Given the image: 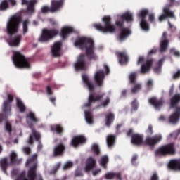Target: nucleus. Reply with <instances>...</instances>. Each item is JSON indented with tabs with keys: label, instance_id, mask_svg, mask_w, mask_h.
<instances>
[{
	"label": "nucleus",
	"instance_id": "f257e3e1",
	"mask_svg": "<svg viewBox=\"0 0 180 180\" xmlns=\"http://www.w3.org/2000/svg\"><path fill=\"white\" fill-rule=\"evenodd\" d=\"M82 79L84 86L87 88L89 92L88 103L83 106L84 117L88 124H92L94 123V117H92L91 111H89V108L92 105V103L96 102V101H99V99H101V96L95 95V93H94L95 86H94V84H92V82L91 81V79L89 78V76H88V75H82Z\"/></svg>",
	"mask_w": 180,
	"mask_h": 180
},
{
	"label": "nucleus",
	"instance_id": "f03ea898",
	"mask_svg": "<svg viewBox=\"0 0 180 180\" xmlns=\"http://www.w3.org/2000/svg\"><path fill=\"white\" fill-rule=\"evenodd\" d=\"M36 158H37V155L35 154L32 158H29L27 160L25 165L30 167L27 174L26 172L18 174V169H14L11 172V178L14 180H43L41 175H36V167L37 165Z\"/></svg>",
	"mask_w": 180,
	"mask_h": 180
},
{
	"label": "nucleus",
	"instance_id": "7ed1b4c3",
	"mask_svg": "<svg viewBox=\"0 0 180 180\" xmlns=\"http://www.w3.org/2000/svg\"><path fill=\"white\" fill-rule=\"evenodd\" d=\"M134 20L133 13L130 11H127L122 14L120 18L115 21V25L118 29H120V32L117 37V39L120 43H123L131 34V31L129 28L124 27V22L131 23Z\"/></svg>",
	"mask_w": 180,
	"mask_h": 180
},
{
	"label": "nucleus",
	"instance_id": "20e7f679",
	"mask_svg": "<svg viewBox=\"0 0 180 180\" xmlns=\"http://www.w3.org/2000/svg\"><path fill=\"white\" fill-rule=\"evenodd\" d=\"M75 47L81 50H86V55L90 60H98V56L95 53V45L91 38L81 37L75 41Z\"/></svg>",
	"mask_w": 180,
	"mask_h": 180
},
{
	"label": "nucleus",
	"instance_id": "39448f33",
	"mask_svg": "<svg viewBox=\"0 0 180 180\" xmlns=\"http://www.w3.org/2000/svg\"><path fill=\"white\" fill-rule=\"evenodd\" d=\"M156 157H167V155H175L176 149L175 143H170L162 146H160L155 152Z\"/></svg>",
	"mask_w": 180,
	"mask_h": 180
},
{
	"label": "nucleus",
	"instance_id": "423d86ee",
	"mask_svg": "<svg viewBox=\"0 0 180 180\" xmlns=\"http://www.w3.org/2000/svg\"><path fill=\"white\" fill-rule=\"evenodd\" d=\"M101 20L103 25H101V23H94L93 24V27L102 33H112L113 32V25H112L110 17L104 16Z\"/></svg>",
	"mask_w": 180,
	"mask_h": 180
},
{
	"label": "nucleus",
	"instance_id": "0eeeda50",
	"mask_svg": "<svg viewBox=\"0 0 180 180\" xmlns=\"http://www.w3.org/2000/svg\"><path fill=\"white\" fill-rule=\"evenodd\" d=\"M13 63L17 68H30V62L20 52L15 51L13 56Z\"/></svg>",
	"mask_w": 180,
	"mask_h": 180
},
{
	"label": "nucleus",
	"instance_id": "6e6552de",
	"mask_svg": "<svg viewBox=\"0 0 180 180\" xmlns=\"http://www.w3.org/2000/svg\"><path fill=\"white\" fill-rule=\"evenodd\" d=\"M20 22V17L14 15L11 17L7 22L6 29L8 34H15L19 29V22Z\"/></svg>",
	"mask_w": 180,
	"mask_h": 180
},
{
	"label": "nucleus",
	"instance_id": "1a4fd4ad",
	"mask_svg": "<svg viewBox=\"0 0 180 180\" xmlns=\"http://www.w3.org/2000/svg\"><path fill=\"white\" fill-rule=\"evenodd\" d=\"M150 13V11L147 8H143L139 11V12L137 13V18L141 20L140 22V27L142 30H144L145 32H148L150 30V25L148 24V22H147V20L146 18L148 16Z\"/></svg>",
	"mask_w": 180,
	"mask_h": 180
},
{
	"label": "nucleus",
	"instance_id": "9d476101",
	"mask_svg": "<svg viewBox=\"0 0 180 180\" xmlns=\"http://www.w3.org/2000/svg\"><path fill=\"white\" fill-rule=\"evenodd\" d=\"M58 34V30H43L41 34L38 39L40 43H46L49 40H51L53 37H56Z\"/></svg>",
	"mask_w": 180,
	"mask_h": 180
},
{
	"label": "nucleus",
	"instance_id": "9b49d317",
	"mask_svg": "<svg viewBox=\"0 0 180 180\" xmlns=\"http://www.w3.org/2000/svg\"><path fill=\"white\" fill-rule=\"evenodd\" d=\"M13 102V96L11 94L7 95V98L3 103L2 110L4 116H9L11 115V105Z\"/></svg>",
	"mask_w": 180,
	"mask_h": 180
},
{
	"label": "nucleus",
	"instance_id": "f8f14e48",
	"mask_svg": "<svg viewBox=\"0 0 180 180\" xmlns=\"http://www.w3.org/2000/svg\"><path fill=\"white\" fill-rule=\"evenodd\" d=\"M161 140H162L161 134L155 135L152 137L148 136L145 140V144L150 146V147H154V146L158 144Z\"/></svg>",
	"mask_w": 180,
	"mask_h": 180
},
{
	"label": "nucleus",
	"instance_id": "ddd939ff",
	"mask_svg": "<svg viewBox=\"0 0 180 180\" xmlns=\"http://www.w3.org/2000/svg\"><path fill=\"white\" fill-rule=\"evenodd\" d=\"M75 70H85V55L81 54L78 56L77 62L74 64Z\"/></svg>",
	"mask_w": 180,
	"mask_h": 180
},
{
	"label": "nucleus",
	"instance_id": "4468645a",
	"mask_svg": "<svg viewBox=\"0 0 180 180\" xmlns=\"http://www.w3.org/2000/svg\"><path fill=\"white\" fill-rule=\"evenodd\" d=\"M115 56H117L121 65H126L129 63V56H127L126 51H117Z\"/></svg>",
	"mask_w": 180,
	"mask_h": 180
},
{
	"label": "nucleus",
	"instance_id": "2eb2a0df",
	"mask_svg": "<svg viewBox=\"0 0 180 180\" xmlns=\"http://www.w3.org/2000/svg\"><path fill=\"white\" fill-rule=\"evenodd\" d=\"M22 5H26L27 6V8L25 11L27 15H30L34 12V8H33V6L36 2H37V0H21Z\"/></svg>",
	"mask_w": 180,
	"mask_h": 180
},
{
	"label": "nucleus",
	"instance_id": "dca6fc26",
	"mask_svg": "<svg viewBox=\"0 0 180 180\" xmlns=\"http://www.w3.org/2000/svg\"><path fill=\"white\" fill-rule=\"evenodd\" d=\"M153 64H154V59L147 60L146 63L141 66V74H148L153 67Z\"/></svg>",
	"mask_w": 180,
	"mask_h": 180
},
{
	"label": "nucleus",
	"instance_id": "f3484780",
	"mask_svg": "<svg viewBox=\"0 0 180 180\" xmlns=\"http://www.w3.org/2000/svg\"><path fill=\"white\" fill-rule=\"evenodd\" d=\"M75 32V29L71 26H64L60 29V36L63 39H67L69 34L71 33H74Z\"/></svg>",
	"mask_w": 180,
	"mask_h": 180
},
{
	"label": "nucleus",
	"instance_id": "a211bd4d",
	"mask_svg": "<svg viewBox=\"0 0 180 180\" xmlns=\"http://www.w3.org/2000/svg\"><path fill=\"white\" fill-rule=\"evenodd\" d=\"M64 0H51L49 12H57L63 8V2Z\"/></svg>",
	"mask_w": 180,
	"mask_h": 180
},
{
	"label": "nucleus",
	"instance_id": "6ab92c4d",
	"mask_svg": "<svg viewBox=\"0 0 180 180\" xmlns=\"http://www.w3.org/2000/svg\"><path fill=\"white\" fill-rule=\"evenodd\" d=\"M51 53L53 57H60L61 56V41H56L51 47Z\"/></svg>",
	"mask_w": 180,
	"mask_h": 180
},
{
	"label": "nucleus",
	"instance_id": "aec40b11",
	"mask_svg": "<svg viewBox=\"0 0 180 180\" xmlns=\"http://www.w3.org/2000/svg\"><path fill=\"white\" fill-rule=\"evenodd\" d=\"M22 40V35H16L8 39L7 43L11 47H18Z\"/></svg>",
	"mask_w": 180,
	"mask_h": 180
},
{
	"label": "nucleus",
	"instance_id": "412c9836",
	"mask_svg": "<svg viewBox=\"0 0 180 180\" xmlns=\"http://www.w3.org/2000/svg\"><path fill=\"white\" fill-rule=\"evenodd\" d=\"M103 78H105V73L103 71L98 70L94 74V81L98 86H102L103 84Z\"/></svg>",
	"mask_w": 180,
	"mask_h": 180
},
{
	"label": "nucleus",
	"instance_id": "4be33fe9",
	"mask_svg": "<svg viewBox=\"0 0 180 180\" xmlns=\"http://www.w3.org/2000/svg\"><path fill=\"white\" fill-rule=\"evenodd\" d=\"M168 168L172 171H180V159H172L168 163Z\"/></svg>",
	"mask_w": 180,
	"mask_h": 180
},
{
	"label": "nucleus",
	"instance_id": "5701e85b",
	"mask_svg": "<svg viewBox=\"0 0 180 180\" xmlns=\"http://www.w3.org/2000/svg\"><path fill=\"white\" fill-rule=\"evenodd\" d=\"M148 102L156 109H160L161 106L164 105V101L162 99H157V97H152L149 98Z\"/></svg>",
	"mask_w": 180,
	"mask_h": 180
},
{
	"label": "nucleus",
	"instance_id": "b1692460",
	"mask_svg": "<svg viewBox=\"0 0 180 180\" xmlns=\"http://www.w3.org/2000/svg\"><path fill=\"white\" fill-rule=\"evenodd\" d=\"M86 141V138L84 136H74L72 139V147H78L79 144H82Z\"/></svg>",
	"mask_w": 180,
	"mask_h": 180
},
{
	"label": "nucleus",
	"instance_id": "393cba45",
	"mask_svg": "<svg viewBox=\"0 0 180 180\" xmlns=\"http://www.w3.org/2000/svg\"><path fill=\"white\" fill-rule=\"evenodd\" d=\"M95 167H96V160L95 158L89 157L86 161L84 167L85 171H91V169H93Z\"/></svg>",
	"mask_w": 180,
	"mask_h": 180
},
{
	"label": "nucleus",
	"instance_id": "a878e982",
	"mask_svg": "<svg viewBox=\"0 0 180 180\" xmlns=\"http://www.w3.org/2000/svg\"><path fill=\"white\" fill-rule=\"evenodd\" d=\"M164 14H162L160 16H159V20L160 22H162L165 19H167V18H173V19H175V15H174V12L169 11V8H165L163 9Z\"/></svg>",
	"mask_w": 180,
	"mask_h": 180
},
{
	"label": "nucleus",
	"instance_id": "bb28decb",
	"mask_svg": "<svg viewBox=\"0 0 180 180\" xmlns=\"http://www.w3.org/2000/svg\"><path fill=\"white\" fill-rule=\"evenodd\" d=\"M143 135H140L139 134L132 135L131 143L134 146H141V144H143Z\"/></svg>",
	"mask_w": 180,
	"mask_h": 180
},
{
	"label": "nucleus",
	"instance_id": "cd10ccee",
	"mask_svg": "<svg viewBox=\"0 0 180 180\" xmlns=\"http://www.w3.org/2000/svg\"><path fill=\"white\" fill-rule=\"evenodd\" d=\"M180 117V107H176V112L170 115L169 118V123L175 124L179 120Z\"/></svg>",
	"mask_w": 180,
	"mask_h": 180
},
{
	"label": "nucleus",
	"instance_id": "c85d7f7f",
	"mask_svg": "<svg viewBox=\"0 0 180 180\" xmlns=\"http://www.w3.org/2000/svg\"><path fill=\"white\" fill-rule=\"evenodd\" d=\"M32 131V134L30 135L29 139L27 141L28 144H33V140H39L40 139V134L39 132L36 131L34 129H32V127H30Z\"/></svg>",
	"mask_w": 180,
	"mask_h": 180
},
{
	"label": "nucleus",
	"instance_id": "c756f323",
	"mask_svg": "<svg viewBox=\"0 0 180 180\" xmlns=\"http://www.w3.org/2000/svg\"><path fill=\"white\" fill-rule=\"evenodd\" d=\"M180 102V94H174L170 99V107L174 108Z\"/></svg>",
	"mask_w": 180,
	"mask_h": 180
},
{
	"label": "nucleus",
	"instance_id": "7c9ffc66",
	"mask_svg": "<svg viewBox=\"0 0 180 180\" xmlns=\"http://www.w3.org/2000/svg\"><path fill=\"white\" fill-rule=\"evenodd\" d=\"M169 44V40L163 39L160 43V53H165L168 49V45Z\"/></svg>",
	"mask_w": 180,
	"mask_h": 180
},
{
	"label": "nucleus",
	"instance_id": "2f4dec72",
	"mask_svg": "<svg viewBox=\"0 0 180 180\" xmlns=\"http://www.w3.org/2000/svg\"><path fill=\"white\" fill-rule=\"evenodd\" d=\"M10 161L11 164H20L22 159H18V154L15 152H11L10 153Z\"/></svg>",
	"mask_w": 180,
	"mask_h": 180
},
{
	"label": "nucleus",
	"instance_id": "473e14b6",
	"mask_svg": "<svg viewBox=\"0 0 180 180\" xmlns=\"http://www.w3.org/2000/svg\"><path fill=\"white\" fill-rule=\"evenodd\" d=\"M16 106H17V109H18V110H20L21 113H23V112H25L26 106H25V104L22 101V100H20V98L16 99Z\"/></svg>",
	"mask_w": 180,
	"mask_h": 180
},
{
	"label": "nucleus",
	"instance_id": "72a5a7b5",
	"mask_svg": "<svg viewBox=\"0 0 180 180\" xmlns=\"http://www.w3.org/2000/svg\"><path fill=\"white\" fill-rule=\"evenodd\" d=\"M29 120H31L34 123H37V122H40V119L36 117V115H34L33 112H30L27 115V122H29Z\"/></svg>",
	"mask_w": 180,
	"mask_h": 180
},
{
	"label": "nucleus",
	"instance_id": "f704fd0d",
	"mask_svg": "<svg viewBox=\"0 0 180 180\" xmlns=\"http://www.w3.org/2000/svg\"><path fill=\"white\" fill-rule=\"evenodd\" d=\"M162 63H164V59H160L153 68V71L155 74L161 73V68H162Z\"/></svg>",
	"mask_w": 180,
	"mask_h": 180
},
{
	"label": "nucleus",
	"instance_id": "c9c22d12",
	"mask_svg": "<svg viewBox=\"0 0 180 180\" xmlns=\"http://www.w3.org/2000/svg\"><path fill=\"white\" fill-rule=\"evenodd\" d=\"M63 151H64V146L60 144L57 145L53 148V154L54 155H61L63 154Z\"/></svg>",
	"mask_w": 180,
	"mask_h": 180
},
{
	"label": "nucleus",
	"instance_id": "e433bc0d",
	"mask_svg": "<svg viewBox=\"0 0 180 180\" xmlns=\"http://www.w3.org/2000/svg\"><path fill=\"white\" fill-rule=\"evenodd\" d=\"M113 120V114L108 113L105 117V126L109 127L112 124V121Z\"/></svg>",
	"mask_w": 180,
	"mask_h": 180
},
{
	"label": "nucleus",
	"instance_id": "4c0bfd02",
	"mask_svg": "<svg viewBox=\"0 0 180 180\" xmlns=\"http://www.w3.org/2000/svg\"><path fill=\"white\" fill-rule=\"evenodd\" d=\"M129 79L130 84H132V85H134L137 79V73L136 72L131 73L129 75Z\"/></svg>",
	"mask_w": 180,
	"mask_h": 180
},
{
	"label": "nucleus",
	"instance_id": "58836bf2",
	"mask_svg": "<svg viewBox=\"0 0 180 180\" xmlns=\"http://www.w3.org/2000/svg\"><path fill=\"white\" fill-rule=\"evenodd\" d=\"M1 167L5 172V169L8 167V165H9V163H8V159L4 158L0 162Z\"/></svg>",
	"mask_w": 180,
	"mask_h": 180
},
{
	"label": "nucleus",
	"instance_id": "ea45409f",
	"mask_svg": "<svg viewBox=\"0 0 180 180\" xmlns=\"http://www.w3.org/2000/svg\"><path fill=\"white\" fill-rule=\"evenodd\" d=\"M27 26H29V20H25L22 21V33L23 34H26L27 33Z\"/></svg>",
	"mask_w": 180,
	"mask_h": 180
},
{
	"label": "nucleus",
	"instance_id": "a19ab883",
	"mask_svg": "<svg viewBox=\"0 0 180 180\" xmlns=\"http://www.w3.org/2000/svg\"><path fill=\"white\" fill-rule=\"evenodd\" d=\"M108 161H109V159L108 158V156L106 155L103 156L100 162L101 167H103V168L106 169V164H108Z\"/></svg>",
	"mask_w": 180,
	"mask_h": 180
},
{
	"label": "nucleus",
	"instance_id": "79ce46f5",
	"mask_svg": "<svg viewBox=\"0 0 180 180\" xmlns=\"http://www.w3.org/2000/svg\"><path fill=\"white\" fill-rule=\"evenodd\" d=\"M140 89H141V84H134V87H132L131 92L132 94H137V92H139V91H140Z\"/></svg>",
	"mask_w": 180,
	"mask_h": 180
},
{
	"label": "nucleus",
	"instance_id": "37998d69",
	"mask_svg": "<svg viewBox=\"0 0 180 180\" xmlns=\"http://www.w3.org/2000/svg\"><path fill=\"white\" fill-rule=\"evenodd\" d=\"M137 109H139V102L137 101L136 98H135L131 102V112H133V110L136 112Z\"/></svg>",
	"mask_w": 180,
	"mask_h": 180
},
{
	"label": "nucleus",
	"instance_id": "c03bdc74",
	"mask_svg": "<svg viewBox=\"0 0 180 180\" xmlns=\"http://www.w3.org/2000/svg\"><path fill=\"white\" fill-rule=\"evenodd\" d=\"M106 141L108 147H112L113 146V135H108Z\"/></svg>",
	"mask_w": 180,
	"mask_h": 180
},
{
	"label": "nucleus",
	"instance_id": "a18cd8bd",
	"mask_svg": "<svg viewBox=\"0 0 180 180\" xmlns=\"http://www.w3.org/2000/svg\"><path fill=\"white\" fill-rule=\"evenodd\" d=\"M6 9H8V1L4 0L0 4V11H6Z\"/></svg>",
	"mask_w": 180,
	"mask_h": 180
},
{
	"label": "nucleus",
	"instance_id": "49530a36",
	"mask_svg": "<svg viewBox=\"0 0 180 180\" xmlns=\"http://www.w3.org/2000/svg\"><path fill=\"white\" fill-rule=\"evenodd\" d=\"M91 150L94 153V154H99V146L96 143H94L91 146Z\"/></svg>",
	"mask_w": 180,
	"mask_h": 180
},
{
	"label": "nucleus",
	"instance_id": "de8ad7c7",
	"mask_svg": "<svg viewBox=\"0 0 180 180\" xmlns=\"http://www.w3.org/2000/svg\"><path fill=\"white\" fill-rule=\"evenodd\" d=\"M52 130H54L56 133H61L63 131V127L60 125H53L52 126Z\"/></svg>",
	"mask_w": 180,
	"mask_h": 180
},
{
	"label": "nucleus",
	"instance_id": "09e8293b",
	"mask_svg": "<svg viewBox=\"0 0 180 180\" xmlns=\"http://www.w3.org/2000/svg\"><path fill=\"white\" fill-rule=\"evenodd\" d=\"M170 53L173 54V56H175V57H180V52L176 51L174 48L170 49Z\"/></svg>",
	"mask_w": 180,
	"mask_h": 180
},
{
	"label": "nucleus",
	"instance_id": "8fccbe9b",
	"mask_svg": "<svg viewBox=\"0 0 180 180\" xmlns=\"http://www.w3.org/2000/svg\"><path fill=\"white\" fill-rule=\"evenodd\" d=\"M71 167H72V162L71 161H68L65 163V165H63V169H70V168H71Z\"/></svg>",
	"mask_w": 180,
	"mask_h": 180
},
{
	"label": "nucleus",
	"instance_id": "3c124183",
	"mask_svg": "<svg viewBox=\"0 0 180 180\" xmlns=\"http://www.w3.org/2000/svg\"><path fill=\"white\" fill-rule=\"evenodd\" d=\"M148 15L150 23H154V22H155V15L154 13H150Z\"/></svg>",
	"mask_w": 180,
	"mask_h": 180
},
{
	"label": "nucleus",
	"instance_id": "603ef678",
	"mask_svg": "<svg viewBox=\"0 0 180 180\" xmlns=\"http://www.w3.org/2000/svg\"><path fill=\"white\" fill-rule=\"evenodd\" d=\"M113 178H116L117 180H122V174L120 172L113 173Z\"/></svg>",
	"mask_w": 180,
	"mask_h": 180
},
{
	"label": "nucleus",
	"instance_id": "864d4df0",
	"mask_svg": "<svg viewBox=\"0 0 180 180\" xmlns=\"http://www.w3.org/2000/svg\"><path fill=\"white\" fill-rule=\"evenodd\" d=\"M5 129L6 130H7V131L8 133H11V131H12V126H11V124H9L8 122L6 123L5 124Z\"/></svg>",
	"mask_w": 180,
	"mask_h": 180
},
{
	"label": "nucleus",
	"instance_id": "5fc2aeb1",
	"mask_svg": "<svg viewBox=\"0 0 180 180\" xmlns=\"http://www.w3.org/2000/svg\"><path fill=\"white\" fill-rule=\"evenodd\" d=\"M98 174H101V169L100 168H97V169L92 171V175L94 176H96V175H98Z\"/></svg>",
	"mask_w": 180,
	"mask_h": 180
},
{
	"label": "nucleus",
	"instance_id": "6e6d98bb",
	"mask_svg": "<svg viewBox=\"0 0 180 180\" xmlns=\"http://www.w3.org/2000/svg\"><path fill=\"white\" fill-rule=\"evenodd\" d=\"M147 134H148L149 136H151V134H153V126L152 125H149L148 128L146 131Z\"/></svg>",
	"mask_w": 180,
	"mask_h": 180
},
{
	"label": "nucleus",
	"instance_id": "4d7b16f0",
	"mask_svg": "<svg viewBox=\"0 0 180 180\" xmlns=\"http://www.w3.org/2000/svg\"><path fill=\"white\" fill-rule=\"evenodd\" d=\"M178 78H180V70H177L176 72L174 73L173 75V79H178Z\"/></svg>",
	"mask_w": 180,
	"mask_h": 180
},
{
	"label": "nucleus",
	"instance_id": "13d9d810",
	"mask_svg": "<svg viewBox=\"0 0 180 180\" xmlns=\"http://www.w3.org/2000/svg\"><path fill=\"white\" fill-rule=\"evenodd\" d=\"M150 180H160V177L157 173H153L150 177Z\"/></svg>",
	"mask_w": 180,
	"mask_h": 180
},
{
	"label": "nucleus",
	"instance_id": "bf43d9fd",
	"mask_svg": "<svg viewBox=\"0 0 180 180\" xmlns=\"http://www.w3.org/2000/svg\"><path fill=\"white\" fill-rule=\"evenodd\" d=\"M49 11H50V8H49V6H44L41 8L42 13H47Z\"/></svg>",
	"mask_w": 180,
	"mask_h": 180
},
{
	"label": "nucleus",
	"instance_id": "052dcab7",
	"mask_svg": "<svg viewBox=\"0 0 180 180\" xmlns=\"http://www.w3.org/2000/svg\"><path fill=\"white\" fill-rule=\"evenodd\" d=\"M137 158H138L137 155H133V157L131 158V163L133 164V165H136V161H137Z\"/></svg>",
	"mask_w": 180,
	"mask_h": 180
},
{
	"label": "nucleus",
	"instance_id": "680f3d73",
	"mask_svg": "<svg viewBox=\"0 0 180 180\" xmlns=\"http://www.w3.org/2000/svg\"><path fill=\"white\" fill-rule=\"evenodd\" d=\"M109 102H110V100L109 98H107L104 101H103L101 105L102 106H108V105H109Z\"/></svg>",
	"mask_w": 180,
	"mask_h": 180
},
{
	"label": "nucleus",
	"instance_id": "e2e57ef3",
	"mask_svg": "<svg viewBox=\"0 0 180 180\" xmlns=\"http://www.w3.org/2000/svg\"><path fill=\"white\" fill-rule=\"evenodd\" d=\"M122 126H123V124H120L117 125L116 130H117V133H122Z\"/></svg>",
	"mask_w": 180,
	"mask_h": 180
},
{
	"label": "nucleus",
	"instance_id": "0e129e2a",
	"mask_svg": "<svg viewBox=\"0 0 180 180\" xmlns=\"http://www.w3.org/2000/svg\"><path fill=\"white\" fill-rule=\"evenodd\" d=\"M60 165H61L60 162H58V164H56V165L54 167V171L51 172V174H54L55 172H56L58 170V168H60Z\"/></svg>",
	"mask_w": 180,
	"mask_h": 180
},
{
	"label": "nucleus",
	"instance_id": "69168bd1",
	"mask_svg": "<svg viewBox=\"0 0 180 180\" xmlns=\"http://www.w3.org/2000/svg\"><path fill=\"white\" fill-rule=\"evenodd\" d=\"M106 179H112L113 178V173H107L105 174Z\"/></svg>",
	"mask_w": 180,
	"mask_h": 180
},
{
	"label": "nucleus",
	"instance_id": "338daca9",
	"mask_svg": "<svg viewBox=\"0 0 180 180\" xmlns=\"http://www.w3.org/2000/svg\"><path fill=\"white\" fill-rule=\"evenodd\" d=\"M142 63H144V57L140 56L138 60V65L142 64Z\"/></svg>",
	"mask_w": 180,
	"mask_h": 180
},
{
	"label": "nucleus",
	"instance_id": "774afa93",
	"mask_svg": "<svg viewBox=\"0 0 180 180\" xmlns=\"http://www.w3.org/2000/svg\"><path fill=\"white\" fill-rule=\"evenodd\" d=\"M147 86H148V88H151V86H153V80L149 79L147 82Z\"/></svg>",
	"mask_w": 180,
	"mask_h": 180
}]
</instances>
